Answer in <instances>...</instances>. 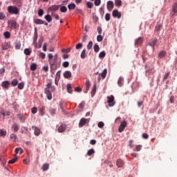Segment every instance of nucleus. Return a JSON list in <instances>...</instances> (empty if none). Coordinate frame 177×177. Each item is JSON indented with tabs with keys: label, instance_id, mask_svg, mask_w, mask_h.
<instances>
[{
	"label": "nucleus",
	"instance_id": "1",
	"mask_svg": "<svg viewBox=\"0 0 177 177\" xmlns=\"http://www.w3.org/2000/svg\"><path fill=\"white\" fill-rule=\"evenodd\" d=\"M52 84H53L52 80H48V82L46 84V87L44 88V93H46L47 99L48 100H52L51 92H55L56 91V87H55V86H52Z\"/></svg>",
	"mask_w": 177,
	"mask_h": 177
},
{
	"label": "nucleus",
	"instance_id": "2",
	"mask_svg": "<svg viewBox=\"0 0 177 177\" xmlns=\"http://www.w3.org/2000/svg\"><path fill=\"white\" fill-rule=\"evenodd\" d=\"M49 64L50 67V73H52V74H55V71L60 68L62 62H60L59 59H50Z\"/></svg>",
	"mask_w": 177,
	"mask_h": 177
},
{
	"label": "nucleus",
	"instance_id": "3",
	"mask_svg": "<svg viewBox=\"0 0 177 177\" xmlns=\"http://www.w3.org/2000/svg\"><path fill=\"white\" fill-rule=\"evenodd\" d=\"M8 12H10V15H19L20 10L16 6H10L8 7Z\"/></svg>",
	"mask_w": 177,
	"mask_h": 177
},
{
	"label": "nucleus",
	"instance_id": "4",
	"mask_svg": "<svg viewBox=\"0 0 177 177\" xmlns=\"http://www.w3.org/2000/svg\"><path fill=\"white\" fill-rule=\"evenodd\" d=\"M8 27L10 28V30H16L17 28H19V24L15 20H10L8 22Z\"/></svg>",
	"mask_w": 177,
	"mask_h": 177
},
{
	"label": "nucleus",
	"instance_id": "5",
	"mask_svg": "<svg viewBox=\"0 0 177 177\" xmlns=\"http://www.w3.org/2000/svg\"><path fill=\"white\" fill-rule=\"evenodd\" d=\"M177 16V2L172 4L171 12H170V17H176Z\"/></svg>",
	"mask_w": 177,
	"mask_h": 177
},
{
	"label": "nucleus",
	"instance_id": "6",
	"mask_svg": "<svg viewBox=\"0 0 177 177\" xmlns=\"http://www.w3.org/2000/svg\"><path fill=\"white\" fill-rule=\"evenodd\" d=\"M90 121H91V119H86V118H82L79 122V128H82L84 125H86V124H89Z\"/></svg>",
	"mask_w": 177,
	"mask_h": 177
},
{
	"label": "nucleus",
	"instance_id": "7",
	"mask_svg": "<svg viewBox=\"0 0 177 177\" xmlns=\"http://www.w3.org/2000/svg\"><path fill=\"white\" fill-rule=\"evenodd\" d=\"M107 103H109V106H110V107H113V106L115 104V103L114 102V95L107 97Z\"/></svg>",
	"mask_w": 177,
	"mask_h": 177
},
{
	"label": "nucleus",
	"instance_id": "8",
	"mask_svg": "<svg viewBox=\"0 0 177 177\" xmlns=\"http://www.w3.org/2000/svg\"><path fill=\"white\" fill-rule=\"evenodd\" d=\"M145 41V39H143V37H140L138 38H137L135 40V46H139L140 45H142L143 44V41Z\"/></svg>",
	"mask_w": 177,
	"mask_h": 177
},
{
	"label": "nucleus",
	"instance_id": "9",
	"mask_svg": "<svg viewBox=\"0 0 177 177\" xmlns=\"http://www.w3.org/2000/svg\"><path fill=\"white\" fill-rule=\"evenodd\" d=\"M158 39L157 38L153 39L149 44V46H151L153 52H154V48L157 45Z\"/></svg>",
	"mask_w": 177,
	"mask_h": 177
},
{
	"label": "nucleus",
	"instance_id": "10",
	"mask_svg": "<svg viewBox=\"0 0 177 177\" xmlns=\"http://www.w3.org/2000/svg\"><path fill=\"white\" fill-rule=\"evenodd\" d=\"M125 127H127V122L126 121H122L120 123V125L118 128V132H124V129H125Z\"/></svg>",
	"mask_w": 177,
	"mask_h": 177
},
{
	"label": "nucleus",
	"instance_id": "11",
	"mask_svg": "<svg viewBox=\"0 0 177 177\" xmlns=\"http://www.w3.org/2000/svg\"><path fill=\"white\" fill-rule=\"evenodd\" d=\"M109 12H111L114 9V3L112 1H109L106 4Z\"/></svg>",
	"mask_w": 177,
	"mask_h": 177
},
{
	"label": "nucleus",
	"instance_id": "12",
	"mask_svg": "<svg viewBox=\"0 0 177 177\" xmlns=\"http://www.w3.org/2000/svg\"><path fill=\"white\" fill-rule=\"evenodd\" d=\"M1 86H2V88H4L5 89H9V88L10 86V82L8 81V80L2 82Z\"/></svg>",
	"mask_w": 177,
	"mask_h": 177
},
{
	"label": "nucleus",
	"instance_id": "13",
	"mask_svg": "<svg viewBox=\"0 0 177 177\" xmlns=\"http://www.w3.org/2000/svg\"><path fill=\"white\" fill-rule=\"evenodd\" d=\"M113 17H118V19H121V12H118V10H114L112 12Z\"/></svg>",
	"mask_w": 177,
	"mask_h": 177
},
{
	"label": "nucleus",
	"instance_id": "14",
	"mask_svg": "<svg viewBox=\"0 0 177 177\" xmlns=\"http://www.w3.org/2000/svg\"><path fill=\"white\" fill-rule=\"evenodd\" d=\"M67 127V126L66 124H62L60 125L58 129H57V131L59 133H63V132H64V131H66V128Z\"/></svg>",
	"mask_w": 177,
	"mask_h": 177
},
{
	"label": "nucleus",
	"instance_id": "15",
	"mask_svg": "<svg viewBox=\"0 0 177 177\" xmlns=\"http://www.w3.org/2000/svg\"><path fill=\"white\" fill-rule=\"evenodd\" d=\"M60 80V71L57 72L55 79V85H59V81Z\"/></svg>",
	"mask_w": 177,
	"mask_h": 177
},
{
	"label": "nucleus",
	"instance_id": "16",
	"mask_svg": "<svg viewBox=\"0 0 177 177\" xmlns=\"http://www.w3.org/2000/svg\"><path fill=\"white\" fill-rule=\"evenodd\" d=\"M9 48H10V42H6L1 46L2 50H6L9 49Z\"/></svg>",
	"mask_w": 177,
	"mask_h": 177
},
{
	"label": "nucleus",
	"instance_id": "17",
	"mask_svg": "<svg viewBox=\"0 0 177 177\" xmlns=\"http://www.w3.org/2000/svg\"><path fill=\"white\" fill-rule=\"evenodd\" d=\"M32 129H33L34 133L36 136H39V133L41 132V131L39 130V128H38L35 126H33V127H32Z\"/></svg>",
	"mask_w": 177,
	"mask_h": 177
},
{
	"label": "nucleus",
	"instance_id": "18",
	"mask_svg": "<svg viewBox=\"0 0 177 177\" xmlns=\"http://www.w3.org/2000/svg\"><path fill=\"white\" fill-rule=\"evenodd\" d=\"M59 6H51L48 8V10L50 12H56L57 10H59Z\"/></svg>",
	"mask_w": 177,
	"mask_h": 177
},
{
	"label": "nucleus",
	"instance_id": "19",
	"mask_svg": "<svg viewBox=\"0 0 177 177\" xmlns=\"http://www.w3.org/2000/svg\"><path fill=\"white\" fill-rule=\"evenodd\" d=\"M35 32L33 37V44L37 46L38 45V44H37V40L38 39V32H37V28H35Z\"/></svg>",
	"mask_w": 177,
	"mask_h": 177
},
{
	"label": "nucleus",
	"instance_id": "20",
	"mask_svg": "<svg viewBox=\"0 0 177 177\" xmlns=\"http://www.w3.org/2000/svg\"><path fill=\"white\" fill-rule=\"evenodd\" d=\"M116 165L118 168H122L124 167V160L118 159L116 162Z\"/></svg>",
	"mask_w": 177,
	"mask_h": 177
},
{
	"label": "nucleus",
	"instance_id": "21",
	"mask_svg": "<svg viewBox=\"0 0 177 177\" xmlns=\"http://www.w3.org/2000/svg\"><path fill=\"white\" fill-rule=\"evenodd\" d=\"M95 93H96V82L94 83L93 88L91 89V97H93L95 96Z\"/></svg>",
	"mask_w": 177,
	"mask_h": 177
},
{
	"label": "nucleus",
	"instance_id": "22",
	"mask_svg": "<svg viewBox=\"0 0 177 177\" xmlns=\"http://www.w3.org/2000/svg\"><path fill=\"white\" fill-rule=\"evenodd\" d=\"M64 78H71L72 75H71V72L69 71H66L64 73Z\"/></svg>",
	"mask_w": 177,
	"mask_h": 177
},
{
	"label": "nucleus",
	"instance_id": "23",
	"mask_svg": "<svg viewBox=\"0 0 177 177\" xmlns=\"http://www.w3.org/2000/svg\"><path fill=\"white\" fill-rule=\"evenodd\" d=\"M165 55H167V51H165V50H162V51H160V52L159 53V54H158V57H159L160 59H162V58L165 57Z\"/></svg>",
	"mask_w": 177,
	"mask_h": 177
},
{
	"label": "nucleus",
	"instance_id": "24",
	"mask_svg": "<svg viewBox=\"0 0 177 177\" xmlns=\"http://www.w3.org/2000/svg\"><path fill=\"white\" fill-rule=\"evenodd\" d=\"M99 75H101L102 78L104 80L106 75H107V68L104 69L102 73H100Z\"/></svg>",
	"mask_w": 177,
	"mask_h": 177
},
{
	"label": "nucleus",
	"instance_id": "25",
	"mask_svg": "<svg viewBox=\"0 0 177 177\" xmlns=\"http://www.w3.org/2000/svg\"><path fill=\"white\" fill-rule=\"evenodd\" d=\"M161 28H162V25L161 24H157L155 28V31L160 32V31H161Z\"/></svg>",
	"mask_w": 177,
	"mask_h": 177
},
{
	"label": "nucleus",
	"instance_id": "26",
	"mask_svg": "<svg viewBox=\"0 0 177 177\" xmlns=\"http://www.w3.org/2000/svg\"><path fill=\"white\" fill-rule=\"evenodd\" d=\"M34 23H35V24H44V23H45V21L40 19H34Z\"/></svg>",
	"mask_w": 177,
	"mask_h": 177
},
{
	"label": "nucleus",
	"instance_id": "27",
	"mask_svg": "<svg viewBox=\"0 0 177 177\" xmlns=\"http://www.w3.org/2000/svg\"><path fill=\"white\" fill-rule=\"evenodd\" d=\"M0 114L3 117H6L8 115H10V112L8 111H1Z\"/></svg>",
	"mask_w": 177,
	"mask_h": 177
},
{
	"label": "nucleus",
	"instance_id": "28",
	"mask_svg": "<svg viewBox=\"0 0 177 177\" xmlns=\"http://www.w3.org/2000/svg\"><path fill=\"white\" fill-rule=\"evenodd\" d=\"M41 169L42 171H48V169H49V164L48 163H44L42 167H41Z\"/></svg>",
	"mask_w": 177,
	"mask_h": 177
},
{
	"label": "nucleus",
	"instance_id": "29",
	"mask_svg": "<svg viewBox=\"0 0 177 177\" xmlns=\"http://www.w3.org/2000/svg\"><path fill=\"white\" fill-rule=\"evenodd\" d=\"M145 73L147 75H150V71L152 70L151 67H150V66H145Z\"/></svg>",
	"mask_w": 177,
	"mask_h": 177
},
{
	"label": "nucleus",
	"instance_id": "30",
	"mask_svg": "<svg viewBox=\"0 0 177 177\" xmlns=\"http://www.w3.org/2000/svg\"><path fill=\"white\" fill-rule=\"evenodd\" d=\"M90 87H91V83L89 82V80H87L86 82V91H85V93H88V91H89Z\"/></svg>",
	"mask_w": 177,
	"mask_h": 177
},
{
	"label": "nucleus",
	"instance_id": "31",
	"mask_svg": "<svg viewBox=\"0 0 177 177\" xmlns=\"http://www.w3.org/2000/svg\"><path fill=\"white\" fill-rule=\"evenodd\" d=\"M37 67H38V65H37V64H35V63H32L30 65L31 71H35V70H37Z\"/></svg>",
	"mask_w": 177,
	"mask_h": 177
},
{
	"label": "nucleus",
	"instance_id": "32",
	"mask_svg": "<svg viewBox=\"0 0 177 177\" xmlns=\"http://www.w3.org/2000/svg\"><path fill=\"white\" fill-rule=\"evenodd\" d=\"M86 56V49L84 48L81 53L80 57H82V59H85Z\"/></svg>",
	"mask_w": 177,
	"mask_h": 177
},
{
	"label": "nucleus",
	"instance_id": "33",
	"mask_svg": "<svg viewBox=\"0 0 177 177\" xmlns=\"http://www.w3.org/2000/svg\"><path fill=\"white\" fill-rule=\"evenodd\" d=\"M67 92L68 93H73V87L71 84H67Z\"/></svg>",
	"mask_w": 177,
	"mask_h": 177
},
{
	"label": "nucleus",
	"instance_id": "34",
	"mask_svg": "<svg viewBox=\"0 0 177 177\" xmlns=\"http://www.w3.org/2000/svg\"><path fill=\"white\" fill-rule=\"evenodd\" d=\"M10 139L12 140V142H16V140L17 139V136L15 133L10 134Z\"/></svg>",
	"mask_w": 177,
	"mask_h": 177
},
{
	"label": "nucleus",
	"instance_id": "35",
	"mask_svg": "<svg viewBox=\"0 0 177 177\" xmlns=\"http://www.w3.org/2000/svg\"><path fill=\"white\" fill-rule=\"evenodd\" d=\"M51 16H53V17H54V19H55V20H60V17L59 16V15H57L55 12H52Z\"/></svg>",
	"mask_w": 177,
	"mask_h": 177
},
{
	"label": "nucleus",
	"instance_id": "36",
	"mask_svg": "<svg viewBox=\"0 0 177 177\" xmlns=\"http://www.w3.org/2000/svg\"><path fill=\"white\" fill-rule=\"evenodd\" d=\"M44 18L46 20V21H48V23H50V21H52V17L49 15H46Z\"/></svg>",
	"mask_w": 177,
	"mask_h": 177
},
{
	"label": "nucleus",
	"instance_id": "37",
	"mask_svg": "<svg viewBox=\"0 0 177 177\" xmlns=\"http://www.w3.org/2000/svg\"><path fill=\"white\" fill-rule=\"evenodd\" d=\"M12 128L14 130V132H17V131H19V125H17L16 123L12 124Z\"/></svg>",
	"mask_w": 177,
	"mask_h": 177
},
{
	"label": "nucleus",
	"instance_id": "38",
	"mask_svg": "<svg viewBox=\"0 0 177 177\" xmlns=\"http://www.w3.org/2000/svg\"><path fill=\"white\" fill-rule=\"evenodd\" d=\"M19 84V80L17 79H14L12 82L11 84L12 86H17V85Z\"/></svg>",
	"mask_w": 177,
	"mask_h": 177
},
{
	"label": "nucleus",
	"instance_id": "39",
	"mask_svg": "<svg viewBox=\"0 0 177 177\" xmlns=\"http://www.w3.org/2000/svg\"><path fill=\"white\" fill-rule=\"evenodd\" d=\"M93 49H94V52H95V53H97V52L100 50V47H99V45L95 44L93 46Z\"/></svg>",
	"mask_w": 177,
	"mask_h": 177
},
{
	"label": "nucleus",
	"instance_id": "40",
	"mask_svg": "<svg viewBox=\"0 0 177 177\" xmlns=\"http://www.w3.org/2000/svg\"><path fill=\"white\" fill-rule=\"evenodd\" d=\"M87 8H88V9H92V8H93V3L91 2V1H87L86 3Z\"/></svg>",
	"mask_w": 177,
	"mask_h": 177
},
{
	"label": "nucleus",
	"instance_id": "41",
	"mask_svg": "<svg viewBox=\"0 0 177 177\" xmlns=\"http://www.w3.org/2000/svg\"><path fill=\"white\" fill-rule=\"evenodd\" d=\"M15 153H16V154H19H19H23V149L16 148L15 149Z\"/></svg>",
	"mask_w": 177,
	"mask_h": 177
},
{
	"label": "nucleus",
	"instance_id": "42",
	"mask_svg": "<svg viewBox=\"0 0 177 177\" xmlns=\"http://www.w3.org/2000/svg\"><path fill=\"white\" fill-rule=\"evenodd\" d=\"M75 3H72L68 6V8L69 9V10H73V9L75 8Z\"/></svg>",
	"mask_w": 177,
	"mask_h": 177
},
{
	"label": "nucleus",
	"instance_id": "43",
	"mask_svg": "<svg viewBox=\"0 0 177 177\" xmlns=\"http://www.w3.org/2000/svg\"><path fill=\"white\" fill-rule=\"evenodd\" d=\"M49 113H50L51 115H55L56 114V109L50 108Z\"/></svg>",
	"mask_w": 177,
	"mask_h": 177
},
{
	"label": "nucleus",
	"instance_id": "44",
	"mask_svg": "<svg viewBox=\"0 0 177 177\" xmlns=\"http://www.w3.org/2000/svg\"><path fill=\"white\" fill-rule=\"evenodd\" d=\"M115 3L116 6L120 8V6L122 5V1H121V0H115Z\"/></svg>",
	"mask_w": 177,
	"mask_h": 177
},
{
	"label": "nucleus",
	"instance_id": "45",
	"mask_svg": "<svg viewBox=\"0 0 177 177\" xmlns=\"http://www.w3.org/2000/svg\"><path fill=\"white\" fill-rule=\"evenodd\" d=\"M24 53L26 55V56H30L31 55V50H30L28 48H25Z\"/></svg>",
	"mask_w": 177,
	"mask_h": 177
},
{
	"label": "nucleus",
	"instance_id": "46",
	"mask_svg": "<svg viewBox=\"0 0 177 177\" xmlns=\"http://www.w3.org/2000/svg\"><path fill=\"white\" fill-rule=\"evenodd\" d=\"M60 12H62V13H66V12H67V7L66 6H62L59 9Z\"/></svg>",
	"mask_w": 177,
	"mask_h": 177
},
{
	"label": "nucleus",
	"instance_id": "47",
	"mask_svg": "<svg viewBox=\"0 0 177 177\" xmlns=\"http://www.w3.org/2000/svg\"><path fill=\"white\" fill-rule=\"evenodd\" d=\"M92 154H95V149H91L87 151V156H92Z\"/></svg>",
	"mask_w": 177,
	"mask_h": 177
},
{
	"label": "nucleus",
	"instance_id": "48",
	"mask_svg": "<svg viewBox=\"0 0 177 177\" xmlns=\"http://www.w3.org/2000/svg\"><path fill=\"white\" fill-rule=\"evenodd\" d=\"M44 43V38L41 37L39 39L38 41V45H39V48H41L42 47V44Z\"/></svg>",
	"mask_w": 177,
	"mask_h": 177
},
{
	"label": "nucleus",
	"instance_id": "49",
	"mask_svg": "<svg viewBox=\"0 0 177 177\" xmlns=\"http://www.w3.org/2000/svg\"><path fill=\"white\" fill-rule=\"evenodd\" d=\"M3 35L5 37V38H6L7 39L10 38V33L9 32V31H6L3 33Z\"/></svg>",
	"mask_w": 177,
	"mask_h": 177
},
{
	"label": "nucleus",
	"instance_id": "50",
	"mask_svg": "<svg viewBox=\"0 0 177 177\" xmlns=\"http://www.w3.org/2000/svg\"><path fill=\"white\" fill-rule=\"evenodd\" d=\"M122 82H124V78L120 77L118 81V84L119 85V86H121L122 85Z\"/></svg>",
	"mask_w": 177,
	"mask_h": 177
},
{
	"label": "nucleus",
	"instance_id": "51",
	"mask_svg": "<svg viewBox=\"0 0 177 177\" xmlns=\"http://www.w3.org/2000/svg\"><path fill=\"white\" fill-rule=\"evenodd\" d=\"M104 56H106L105 51H102L101 53H100V54H99L100 59H103V57H104Z\"/></svg>",
	"mask_w": 177,
	"mask_h": 177
},
{
	"label": "nucleus",
	"instance_id": "52",
	"mask_svg": "<svg viewBox=\"0 0 177 177\" xmlns=\"http://www.w3.org/2000/svg\"><path fill=\"white\" fill-rule=\"evenodd\" d=\"M38 16L39 17H41V16H44V10L43 9H39L37 12Z\"/></svg>",
	"mask_w": 177,
	"mask_h": 177
},
{
	"label": "nucleus",
	"instance_id": "53",
	"mask_svg": "<svg viewBox=\"0 0 177 177\" xmlns=\"http://www.w3.org/2000/svg\"><path fill=\"white\" fill-rule=\"evenodd\" d=\"M17 160V158H14L8 161V164H15Z\"/></svg>",
	"mask_w": 177,
	"mask_h": 177
},
{
	"label": "nucleus",
	"instance_id": "54",
	"mask_svg": "<svg viewBox=\"0 0 177 177\" xmlns=\"http://www.w3.org/2000/svg\"><path fill=\"white\" fill-rule=\"evenodd\" d=\"M31 111H32V114H37V113L38 111V109L37 107L34 106L31 109Z\"/></svg>",
	"mask_w": 177,
	"mask_h": 177
},
{
	"label": "nucleus",
	"instance_id": "55",
	"mask_svg": "<svg viewBox=\"0 0 177 177\" xmlns=\"http://www.w3.org/2000/svg\"><path fill=\"white\" fill-rule=\"evenodd\" d=\"M18 88L19 89H24V82H21L18 84Z\"/></svg>",
	"mask_w": 177,
	"mask_h": 177
},
{
	"label": "nucleus",
	"instance_id": "56",
	"mask_svg": "<svg viewBox=\"0 0 177 177\" xmlns=\"http://www.w3.org/2000/svg\"><path fill=\"white\" fill-rule=\"evenodd\" d=\"M92 46H93V42L92 41H89L87 45V49H92Z\"/></svg>",
	"mask_w": 177,
	"mask_h": 177
},
{
	"label": "nucleus",
	"instance_id": "57",
	"mask_svg": "<svg viewBox=\"0 0 177 177\" xmlns=\"http://www.w3.org/2000/svg\"><path fill=\"white\" fill-rule=\"evenodd\" d=\"M138 107H142V109L145 108V105H143V101L138 102Z\"/></svg>",
	"mask_w": 177,
	"mask_h": 177
},
{
	"label": "nucleus",
	"instance_id": "58",
	"mask_svg": "<svg viewBox=\"0 0 177 177\" xmlns=\"http://www.w3.org/2000/svg\"><path fill=\"white\" fill-rule=\"evenodd\" d=\"M100 3H102L101 0H95V1H94V4L95 6H99V5H100Z\"/></svg>",
	"mask_w": 177,
	"mask_h": 177
},
{
	"label": "nucleus",
	"instance_id": "59",
	"mask_svg": "<svg viewBox=\"0 0 177 177\" xmlns=\"http://www.w3.org/2000/svg\"><path fill=\"white\" fill-rule=\"evenodd\" d=\"M80 109H82V110H84L85 107V102H82L81 104L79 105Z\"/></svg>",
	"mask_w": 177,
	"mask_h": 177
},
{
	"label": "nucleus",
	"instance_id": "60",
	"mask_svg": "<svg viewBox=\"0 0 177 177\" xmlns=\"http://www.w3.org/2000/svg\"><path fill=\"white\" fill-rule=\"evenodd\" d=\"M21 47V44H20V42H17L15 44V49H20V48Z\"/></svg>",
	"mask_w": 177,
	"mask_h": 177
},
{
	"label": "nucleus",
	"instance_id": "61",
	"mask_svg": "<svg viewBox=\"0 0 177 177\" xmlns=\"http://www.w3.org/2000/svg\"><path fill=\"white\" fill-rule=\"evenodd\" d=\"M105 20L106 21H110V13H106L105 15Z\"/></svg>",
	"mask_w": 177,
	"mask_h": 177
},
{
	"label": "nucleus",
	"instance_id": "62",
	"mask_svg": "<svg viewBox=\"0 0 177 177\" xmlns=\"http://www.w3.org/2000/svg\"><path fill=\"white\" fill-rule=\"evenodd\" d=\"M0 135L1 136H6V131L0 130Z\"/></svg>",
	"mask_w": 177,
	"mask_h": 177
},
{
	"label": "nucleus",
	"instance_id": "63",
	"mask_svg": "<svg viewBox=\"0 0 177 177\" xmlns=\"http://www.w3.org/2000/svg\"><path fill=\"white\" fill-rule=\"evenodd\" d=\"M82 46H83V44L81 43H79L76 45L75 48L77 50H78V49H81V48H82Z\"/></svg>",
	"mask_w": 177,
	"mask_h": 177
},
{
	"label": "nucleus",
	"instance_id": "64",
	"mask_svg": "<svg viewBox=\"0 0 177 177\" xmlns=\"http://www.w3.org/2000/svg\"><path fill=\"white\" fill-rule=\"evenodd\" d=\"M39 57H41V59H45V57H46V55H45V53H40L39 55Z\"/></svg>",
	"mask_w": 177,
	"mask_h": 177
}]
</instances>
